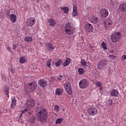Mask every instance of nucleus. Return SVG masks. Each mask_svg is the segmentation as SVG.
<instances>
[{
  "instance_id": "obj_46",
  "label": "nucleus",
  "mask_w": 126,
  "mask_h": 126,
  "mask_svg": "<svg viewBox=\"0 0 126 126\" xmlns=\"http://www.w3.org/2000/svg\"><path fill=\"white\" fill-rule=\"evenodd\" d=\"M110 3L112 4V5H115V2L114 1H110Z\"/></svg>"
},
{
  "instance_id": "obj_23",
  "label": "nucleus",
  "mask_w": 126,
  "mask_h": 126,
  "mask_svg": "<svg viewBox=\"0 0 126 126\" xmlns=\"http://www.w3.org/2000/svg\"><path fill=\"white\" fill-rule=\"evenodd\" d=\"M63 92V89H57L56 90V95H62Z\"/></svg>"
},
{
  "instance_id": "obj_5",
  "label": "nucleus",
  "mask_w": 126,
  "mask_h": 126,
  "mask_svg": "<svg viewBox=\"0 0 126 126\" xmlns=\"http://www.w3.org/2000/svg\"><path fill=\"white\" fill-rule=\"evenodd\" d=\"M107 63L108 61L104 60H101L97 63V68L100 70H103L104 69V67H105V65H107Z\"/></svg>"
},
{
  "instance_id": "obj_10",
  "label": "nucleus",
  "mask_w": 126,
  "mask_h": 126,
  "mask_svg": "<svg viewBox=\"0 0 126 126\" xmlns=\"http://www.w3.org/2000/svg\"><path fill=\"white\" fill-rule=\"evenodd\" d=\"M89 20L90 22L94 23V24H97V23H98V21H99L98 18L95 16H90L89 17Z\"/></svg>"
},
{
  "instance_id": "obj_9",
  "label": "nucleus",
  "mask_w": 126,
  "mask_h": 126,
  "mask_svg": "<svg viewBox=\"0 0 126 126\" xmlns=\"http://www.w3.org/2000/svg\"><path fill=\"white\" fill-rule=\"evenodd\" d=\"M36 22V20L35 18L33 17H31L30 18L27 19L26 22V25L29 27H32L35 23Z\"/></svg>"
},
{
  "instance_id": "obj_43",
  "label": "nucleus",
  "mask_w": 126,
  "mask_h": 126,
  "mask_svg": "<svg viewBox=\"0 0 126 126\" xmlns=\"http://www.w3.org/2000/svg\"><path fill=\"white\" fill-rule=\"evenodd\" d=\"M62 79L63 77L62 76V75H59L57 78V79L58 80H59V81H61V80H62Z\"/></svg>"
},
{
  "instance_id": "obj_30",
  "label": "nucleus",
  "mask_w": 126,
  "mask_h": 126,
  "mask_svg": "<svg viewBox=\"0 0 126 126\" xmlns=\"http://www.w3.org/2000/svg\"><path fill=\"white\" fill-rule=\"evenodd\" d=\"M51 63H52V59L48 60L46 64L47 67L50 68Z\"/></svg>"
},
{
  "instance_id": "obj_38",
  "label": "nucleus",
  "mask_w": 126,
  "mask_h": 126,
  "mask_svg": "<svg viewBox=\"0 0 126 126\" xmlns=\"http://www.w3.org/2000/svg\"><path fill=\"white\" fill-rule=\"evenodd\" d=\"M72 15H73V16H77V15H78V12L77 11H73Z\"/></svg>"
},
{
  "instance_id": "obj_7",
  "label": "nucleus",
  "mask_w": 126,
  "mask_h": 126,
  "mask_svg": "<svg viewBox=\"0 0 126 126\" xmlns=\"http://www.w3.org/2000/svg\"><path fill=\"white\" fill-rule=\"evenodd\" d=\"M64 87L65 88V91L69 95L72 94V91L71 90V85L68 82H66L64 84Z\"/></svg>"
},
{
  "instance_id": "obj_12",
  "label": "nucleus",
  "mask_w": 126,
  "mask_h": 126,
  "mask_svg": "<svg viewBox=\"0 0 126 126\" xmlns=\"http://www.w3.org/2000/svg\"><path fill=\"white\" fill-rule=\"evenodd\" d=\"M104 24L107 28L111 27L113 25V21L110 19H107L104 22Z\"/></svg>"
},
{
  "instance_id": "obj_16",
  "label": "nucleus",
  "mask_w": 126,
  "mask_h": 126,
  "mask_svg": "<svg viewBox=\"0 0 126 126\" xmlns=\"http://www.w3.org/2000/svg\"><path fill=\"white\" fill-rule=\"evenodd\" d=\"M119 9L120 11L125 12L126 11V3H123L119 6Z\"/></svg>"
},
{
  "instance_id": "obj_39",
  "label": "nucleus",
  "mask_w": 126,
  "mask_h": 126,
  "mask_svg": "<svg viewBox=\"0 0 126 126\" xmlns=\"http://www.w3.org/2000/svg\"><path fill=\"white\" fill-rule=\"evenodd\" d=\"M54 109L55 111H56V112H59V110H60V106L59 105H56Z\"/></svg>"
},
{
  "instance_id": "obj_24",
  "label": "nucleus",
  "mask_w": 126,
  "mask_h": 126,
  "mask_svg": "<svg viewBox=\"0 0 126 126\" xmlns=\"http://www.w3.org/2000/svg\"><path fill=\"white\" fill-rule=\"evenodd\" d=\"M15 106H16V100L13 98H12L11 108H12V109H13V108H14Z\"/></svg>"
},
{
  "instance_id": "obj_2",
  "label": "nucleus",
  "mask_w": 126,
  "mask_h": 126,
  "mask_svg": "<svg viewBox=\"0 0 126 126\" xmlns=\"http://www.w3.org/2000/svg\"><path fill=\"white\" fill-rule=\"evenodd\" d=\"M64 31L67 35H72L74 33V30L71 26V23H67L64 27Z\"/></svg>"
},
{
  "instance_id": "obj_28",
  "label": "nucleus",
  "mask_w": 126,
  "mask_h": 126,
  "mask_svg": "<svg viewBox=\"0 0 126 126\" xmlns=\"http://www.w3.org/2000/svg\"><path fill=\"white\" fill-rule=\"evenodd\" d=\"M25 41L26 42H32V41H33V38L30 36H27L25 38Z\"/></svg>"
},
{
  "instance_id": "obj_25",
  "label": "nucleus",
  "mask_w": 126,
  "mask_h": 126,
  "mask_svg": "<svg viewBox=\"0 0 126 126\" xmlns=\"http://www.w3.org/2000/svg\"><path fill=\"white\" fill-rule=\"evenodd\" d=\"M20 63H27V59L24 57H21L20 59Z\"/></svg>"
},
{
  "instance_id": "obj_35",
  "label": "nucleus",
  "mask_w": 126,
  "mask_h": 126,
  "mask_svg": "<svg viewBox=\"0 0 126 126\" xmlns=\"http://www.w3.org/2000/svg\"><path fill=\"white\" fill-rule=\"evenodd\" d=\"M106 105L108 106H112V105H113V101L112 100H108L106 102Z\"/></svg>"
},
{
  "instance_id": "obj_22",
  "label": "nucleus",
  "mask_w": 126,
  "mask_h": 126,
  "mask_svg": "<svg viewBox=\"0 0 126 126\" xmlns=\"http://www.w3.org/2000/svg\"><path fill=\"white\" fill-rule=\"evenodd\" d=\"M10 20L11 22L15 23L16 22V16L14 14H11L10 15Z\"/></svg>"
},
{
  "instance_id": "obj_14",
  "label": "nucleus",
  "mask_w": 126,
  "mask_h": 126,
  "mask_svg": "<svg viewBox=\"0 0 126 126\" xmlns=\"http://www.w3.org/2000/svg\"><path fill=\"white\" fill-rule=\"evenodd\" d=\"M45 47L46 48V50L49 51V52H51V50H54V49L55 48L52 43H47L45 45Z\"/></svg>"
},
{
  "instance_id": "obj_33",
  "label": "nucleus",
  "mask_w": 126,
  "mask_h": 126,
  "mask_svg": "<svg viewBox=\"0 0 126 126\" xmlns=\"http://www.w3.org/2000/svg\"><path fill=\"white\" fill-rule=\"evenodd\" d=\"M101 46L103 49H104V50H108V47H107V45H106V43H105L104 42H103L101 43Z\"/></svg>"
},
{
  "instance_id": "obj_15",
  "label": "nucleus",
  "mask_w": 126,
  "mask_h": 126,
  "mask_svg": "<svg viewBox=\"0 0 126 126\" xmlns=\"http://www.w3.org/2000/svg\"><path fill=\"white\" fill-rule=\"evenodd\" d=\"M27 105L31 107H34L35 106V101L32 98H29L28 100Z\"/></svg>"
},
{
  "instance_id": "obj_47",
  "label": "nucleus",
  "mask_w": 126,
  "mask_h": 126,
  "mask_svg": "<svg viewBox=\"0 0 126 126\" xmlns=\"http://www.w3.org/2000/svg\"><path fill=\"white\" fill-rule=\"evenodd\" d=\"M13 49L14 50H15V49H16V45L15 44H13Z\"/></svg>"
},
{
  "instance_id": "obj_8",
  "label": "nucleus",
  "mask_w": 126,
  "mask_h": 126,
  "mask_svg": "<svg viewBox=\"0 0 126 126\" xmlns=\"http://www.w3.org/2000/svg\"><path fill=\"white\" fill-rule=\"evenodd\" d=\"M28 87L30 92H33V91H35V90H36V88H37V83L35 82H32L28 85Z\"/></svg>"
},
{
  "instance_id": "obj_37",
  "label": "nucleus",
  "mask_w": 126,
  "mask_h": 126,
  "mask_svg": "<svg viewBox=\"0 0 126 126\" xmlns=\"http://www.w3.org/2000/svg\"><path fill=\"white\" fill-rule=\"evenodd\" d=\"M27 111V109H25L24 110H22L20 115L19 118H21L22 117V115H23V114H24V113H25V112H26Z\"/></svg>"
},
{
  "instance_id": "obj_11",
  "label": "nucleus",
  "mask_w": 126,
  "mask_h": 126,
  "mask_svg": "<svg viewBox=\"0 0 126 126\" xmlns=\"http://www.w3.org/2000/svg\"><path fill=\"white\" fill-rule=\"evenodd\" d=\"M85 29L86 32H92L93 31V26L91 24H87L85 26Z\"/></svg>"
},
{
  "instance_id": "obj_20",
  "label": "nucleus",
  "mask_w": 126,
  "mask_h": 126,
  "mask_svg": "<svg viewBox=\"0 0 126 126\" xmlns=\"http://www.w3.org/2000/svg\"><path fill=\"white\" fill-rule=\"evenodd\" d=\"M48 22L49 23L50 26L51 27H54L55 25H56V22H55V20L52 19H49L48 20Z\"/></svg>"
},
{
  "instance_id": "obj_1",
  "label": "nucleus",
  "mask_w": 126,
  "mask_h": 126,
  "mask_svg": "<svg viewBox=\"0 0 126 126\" xmlns=\"http://www.w3.org/2000/svg\"><path fill=\"white\" fill-rule=\"evenodd\" d=\"M39 122L41 124L43 123H46L47 119H48V111L46 108L41 107L39 111L37 113Z\"/></svg>"
},
{
  "instance_id": "obj_3",
  "label": "nucleus",
  "mask_w": 126,
  "mask_h": 126,
  "mask_svg": "<svg viewBox=\"0 0 126 126\" xmlns=\"http://www.w3.org/2000/svg\"><path fill=\"white\" fill-rule=\"evenodd\" d=\"M121 36V32H115L111 35V40L113 43H117L120 41Z\"/></svg>"
},
{
  "instance_id": "obj_48",
  "label": "nucleus",
  "mask_w": 126,
  "mask_h": 126,
  "mask_svg": "<svg viewBox=\"0 0 126 126\" xmlns=\"http://www.w3.org/2000/svg\"><path fill=\"white\" fill-rule=\"evenodd\" d=\"M10 70L12 73H13V72H14V69H10Z\"/></svg>"
},
{
  "instance_id": "obj_32",
  "label": "nucleus",
  "mask_w": 126,
  "mask_h": 126,
  "mask_svg": "<svg viewBox=\"0 0 126 126\" xmlns=\"http://www.w3.org/2000/svg\"><path fill=\"white\" fill-rule=\"evenodd\" d=\"M78 71L79 72V74L82 75L83 73H84V69L82 68H79L78 69Z\"/></svg>"
},
{
  "instance_id": "obj_50",
  "label": "nucleus",
  "mask_w": 126,
  "mask_h": 126,
  "mask_svg": "<svg viewBox=\"0 0 126 126\" xmlns=\"http://www.w3.org/2000/svg\"><path fill=\"white\" fill-rule=\"evenodd\" d=\"M90 48L91 49H93L94 47L92 45H90Z\"/></svg>"
},
{
  "instance_id": "obj_40",
  "label": "nucleus",
  "mask_w": 126,
  "mask_h": 126,
  "mask_svg": "<svg viewBox=\"0 0 126 126\" xmlns=\"http://www.w3.org/2000/svg\"><path fill=\"white\" fill-rule=\"evenodd\" d=\"M61 63H62V62L61 61V60L58 61L57 62H56V65L57 66H60V65H61Z\"/></svg>"
},
{
  "instance_id": "obj_45",
  "label": "nucleus",
  "mask_w": 126,
  "mask_h": 126,
  "mask_svg": "<svg viewBox=\"0 0 126 126\" xmlns=\"http://www.w3.org/2000/svg\"><path fill=\"white\" fill-rule=\"evenodd\" d=\"M122 61L126 60V55H123L122 58Z\"/></svg>"
},
{
  "instance_id": "obj_49",
  "label": "nucleus",
  "mask_w": 126,
  "mask_h": 126,
  "mask_svg": "<svg viewBox=\"0 0 126 126\" xmlns=\"http://www.w3.org/2000/svg\"><path fill=\"white\" fill-rule=\"evenodd\" d=\"M99 87V90H102V89H103V86H100V87Z\"/></svg>"
},
{
  "instance_id": "obj_31",
  "label": "nucleus",
  "mask_w": 126,
  "mask_h": 126,
  "mask_svg": "<svg viewBox=\"0 0 126 126\" xmlns=\"http://www.w3.org/2000/svg\"><path fill=\"white\" fill-rule=\"evenodd\" d=\"M63 118H59L57 120H56L55 123L57 124H61V123L63 122Z\"/></svg>"
},
{
  "instance_id": "obj_42",
  "label": "nucleus",
  "mask_w": 126,
  "mask_h": 126,
  "mask_svg": "<svg viewBox=\"0 0 126 126\" xmlns=\"http://www.w3.org/2000/svg\"><path fill=\"white\" fill-rule=\"evenodd\" d=\"M73 11H77V7L76 5H74L73 6Z\"/></svg>"
},
{
  "instance_id": "obj_34",
  "label": "nucleus",
  "mask_w": 126,
  "mask_h": 126,
  "mask_svg": "<svg viewBox=\"0 0 126 126\" xmlns=\"http://www.w3.org/2000/svg\"><path fill=\"white\" fill-rule=\"evenodd\" d=\"M1 78L3 81H6L7 80V77H6V76L4 74H1Z\"/></svg>"
},
{
  "instance_id": "obj_44",
  "label": "nucleus",
  "mask_w": 126,
  "mask_h": 126,
  "mask_svg": "<svg viewBox=\"0 0 126 126\" xmlns=\"http://www.w3.org/2000/svg\"><path fill=\"white\" fill-rule=\"evenodd\" d=\"M7 50L10 53H12V50H11V49H10V47L7 46Z\"/></svg>"
},
{
  "instance_id": "obj_21",
  "label": "nucleus",
  "mask_w": 126,
  "mask_h": 126,
  "mask_svg": "<svg viewBox=\"0 0 126 126\" xmlns=\"http://www.w3.org/2000/svg\"><path fill=\"white\" fill-rule=\"evenodd\" d=\"M71 62V59L70 58H66L65 62L63 63V65L64 66H67L69 65V63Z\"/></svg>"
},
{
  "instance_id": "obj_26",
  "label": "nucleus",
  "mask_w": 126,
  "mask_h": 126,
  "mask_svg": "<svg viewBox=\"0 0 126 126\" xmlns=\"http://www.w3.org/2000/svg\"><path fill=\"white\" fill-rule=\"evenodd\" d=\"M81 63L82 64V65L84 67L86 66L87 67V62L85 61L84 59H81Z\"/></svg>"
},
{
  "instance_id": "obj_36",
  "label": "nucleus",
  "mask_w": 126,
  "mask_h": 126,
  "mask_svg": "<svg viewBox=\"0 0 126 126\" xmlns=\"http://www.w3.org/2000/svg\"><path fill=\"white\" fill-rule=\"evenodd\" d=\"M95 85L97 86V87H100L102 85V83L100 81H98L96 82H95Z\"/></svg>"
},
{
  "instance_id": "obj_41",
  "label": "nucleus",
  "mask_w": 126,
  "mask_h": 126,
  "mask_svg": "<svg viewBox=\"0 0 126 126\" xmlns=\"http://www.w3.org/2000/svg\"><path fill=\"white\" fill-rule=\"evenodd\" d=\"M108 58L111 60H114V59H116V56L114 55H109L108 56Z\"/></svg>"
},
{
  "instance_id": "obj_6",
  "label": "nucleus",
  "mask_w": 126,
  "mask_h": 126,
  "mask_svg": "<svg viewBox=\"0 0 126 126\" xmlns=\"http://www.w3.org/2000/svg\"><path fill=\"white\" fill-rule=\"evenodd\" d=\"M88 113L90 116H95L98 114V109L95 107H91L88 109Z\"/></svg>"
},
{
  "instance_id": "obj_4",
  "label": "nucleus",
  "mask_w": 126,
  "mask_h": 126,
  "mask_svg": "<svg viewBox=\"0 0 126 126\" xmlns=\"http://www.w3.org/2000/svg\"><path fill=\"white\" fill-rule=\"evenodd\" d=\"M89 85V83L86 79L81 80L79 83V86L80 88H81V89H85V88H87Z\"/></svg>"
},
{
  "instance_id": "obj_29",
  "label": "nucleus",
  "mask_w": 126,
  "mask_h": 126,
  "mask_svg": "<svg viewBox=\"0 0 126 126\" xmlns=\"http://www.w3.org/2000/svg\"><path fill=\"white\" fill-rule=\"evenodd\" d=\"M29 123H31V124H34L35 123V118L33 116L30 117L29 119Z\"/></svg>"
},
{
  "instance_id": "obj_18",
  "label": "nucleus",
  "mask_w": 126,
  "mask_h": 126,
  "mask_svg": "<svg viewBox=\"0 0 126 126\" xmlns=\"http://www.w3.org/2000/svg\"><path fill=\"white\" fill-rule=\"evenodd\" d=\"M38 83L41 87H45L47 86V82L44 79H41L39 81Z\"/></svg>"
},
{
  "instance_id": "obj_19",
  "label": "nucleus",
  "mask_w": 126,
  "mask_h": 126,
  "mask_svg": "<svg viewBox=\"0 0 126 126\" xmlns=\"http://www.w3.org/2000/svg\"><path fill=\"white\" fill-rule=\"evenodd\" d=\"M9 90V89H8V87L7 86H4L3 88V92L6 95V96H7V98H9V93H8V91Z\"/></svg>"
},
{
  "instance_id": "obj_27",
  "label": "nucleus",
  "mask_w": 126,
  "mask_h": 126,
  "mask_svg": "<svg viewBox=\"0 0 126 126\" xmlns=\"http://www.w3.org/2000/svg\"><path fill=\"white\" fill-rule=\"evenodd\" d=\"M62 10L64 12V13H67L68 12V7H62L61 8Z\"/></svg>"
},
{
  "instance_id": "obj_13",
  "label": "nucleus",
  "mask_w": 126,
  "mask_h": 126,
  "mask_svg": "<svg viewBox=\"0 0 126 126\" xmlns=\"http://www.w3.org/2000/svg\"><path fill=\"white\" fill-rule=\"evenodd\" d=\"M100 14L103 18H106L109 15V12L106 9H102L100 11Z\"/></svg>"
},
{
  "instance_id": "obj_17",
  "label": "nucleus",
  "mask_w": 126,
  "mask_h": 126,
  "mask_svg": "<svg viewBox=\"0 0 126 126\" xmlns=\"http://www.w3.org/2000/svg\"><path fill=\"white\" fill-rule=\"evenodd\" d=\"M110 95L114 97H118L119 92L117 90H112L110 91Z\"/></svg>"
}]
</instances>
